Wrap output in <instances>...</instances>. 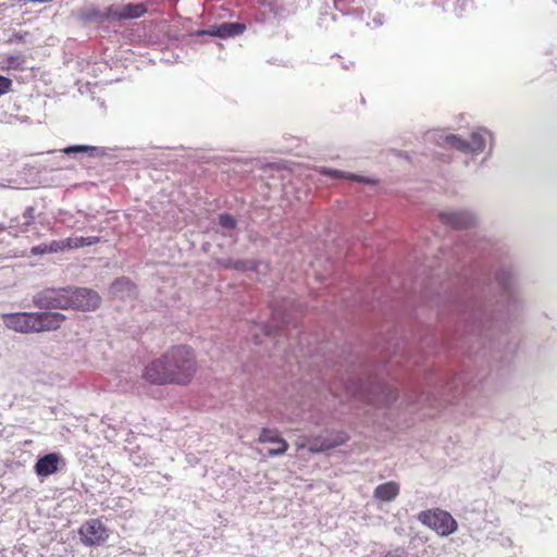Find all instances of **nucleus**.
<instances>
[{
    "mask_svg": "<svg viewBox=\"0 0 557 557\" xmlns=\"http://www.w3.org/2000/svg\"><path fill=\"white\" fill-rule=\"evenodd\" d=\"M78 18L84 23H103L106 21H111V15L109 14V7L106 10H100L97 7H86L82 8L77 12Z\"/></svg>",
    "mask_w": 557,
    "mask_h": 557,
    "instance_id": "obj_15",
    "label": "nucleus"
},
{
    "mask_svg": "<svg viewBox=\"0 0 557 557\" xmlns=\"http://www.w3.org/2000/svg\"><path fill=\"white\" fill-rule=\"evenodd\" d=\"M399 494V484L395 481H389L380 484L374 490V497L382 502H392Z\"/></svg>",
    "mask_w": 557,
    "mask_h": 557,
    "instance_id": "obj_17",
    "label": "nucleus"
},
{
    "mask_svg": "<svg viewBox=\"0 0 557 557\" xmlns=\"http://www.w3.org/2000/svg\"><path fill=\"white\" fill-rule=\"evenodd\" d=\"M224 267L225 268H232V269H236V270H246L248 267H247V263L245 261H232V260H227L225 263H224Z\"/></svg>",
    "mask_w": 557,
    "mask_h": 557,
    "instance_id": "obj_26",
    "label": "nucleus"
},
{
    "mask_svg": "<svg viewBox=\"0 0 557 557\" xmlns=\"http://www.w3.org/2000/svg\"><path fill=\"white\" fill-rule=\"evenodd\" d=\"M348 434L345 432L332 433L330 437H306V441H298L296 443L297 450L308 448L310 453H321L331 448L341 446L348 441Z\"/></svg>",
    "mask_w": 557,
    "mask_h": 557,
    "instance_id": "obj_6",
    "label": "nucleus"
},
{
    "mask_svg": "<svg viewBox=\"0 0 557 557\" xmlns=\"http://www.w3.org/2000/svg\"><path fill=\"white\" fill-rule=\"evenodd\" d=\"M69 250L71 249H77L84 246H91L95 244H98L100 242V238L98 236H88V237H69Z\"/></svg>",
    "mask_w": 557,
    "mask_h": 557,
    "instance_id": "obj_20",
    "label": "nucleus"
},
{
    "mask_svg": "<svg viewBox=\"0 0 557 557\" xmlns=\"http://www.w3.org/2000/svg\"><path fill=\"white\" fill-rule=\"evenodd\" d=\"M83 545L92 547L103 545L110 537V530L98 518L85 521L78 529Z\"/></svg>",
    "mask_w": 557,
    "mask_h": 557,
    "instance_id": "obj_4",
    "label": "nucleus"
},
{
    "mask_svg": "<svg viewBox=\"0 0 557 557\" xmlns=\"http://www.w3.org/2000/svg\"><path fill=\"white\" fill-rule=\"evenodd\" d=\"M47 246H48V251H50V253H53V252L69 250L70 244H69L67 238H64L61 240H52Z\"/></svg>",
    "mask_w": 557,
    "mask_h": 557,
    "instance_id": "obj_22",
    "label": "nucleus"
},
{
    "mask_svg": "<svg viewBox=\"0 0 557 557\" xmlns=\"http://www.w3.org/2000/svg\"><path fill=\"white\" fill-rule=\"evenodd\" d=\"M330 175H332L333 177H343V175L341 174L339 171H330L329 172Z\"/></svg>",
    "mask_w": 557,
    "mask_h": 557,
    "instance_id": "obj_28",
    "label": "nucleus"
},
{
    "mask_svg": "<svg viewBox=\"0 0 557 557\" xmlns=\"http://www.w3.org/2000/svg\"><path fill=\"white\" fill-rule=\"evenodd\" d=\"M65 154H72L76 152H86L89 156H95V153L98 151L97 147L94 146H87V145H75V146H69L62 150Z\"/></svg>",
    "mask_w": 557,
    "mask_h": 557,
    "instance_id": "obj_21",
    "label": "nucleus"
},
{
    "mask_svg": "<svg viewBox=\"0 0 557 557\" xmlns=\"http://www.w3.org/2000/svg\"><path fill=\"white\" fill-rule=\"evenodd\" d=\"M383 557H400L399 555H396V554H392V553H387L386 555H384Z\"/></svg>",
    "mask_w": 557,
    "mask_h": 557,
    "instance_id": "obj_32",
    "label": "nucleus"
},
{
    "mask_svg": "<svg viewBox=\"0 0 557 557\" xmlns=\"http://www.w3.org/2000/svg\"><path fill=\"white\" fill-rule=\"evenodd\" d=\"M347 393L351 394L355 397L359 398H366L370 403H379L381 401V398L379 395L371 396L370 394H373L372 391H369L368 388H364L359 383L351 382L346 386Z\"/></svg>",
    "mask_w": 557,
    "mask_h": 557,
    "instance_id": "obj_18",
    "label": "nucleus"
},
{
    "mask_svg": "<svg viewBox=\"0 0 557 557\" xmlns=\"http://www.w3.org/2000/svg\"><path fill=\"white\" fill-rule=\"evenodd\" d=\"M30 2H35V3H46V2H51L52 0H29Z\"/></svg>",
    "mask_w": 557,
    "mask_h": 557,
    "instance_id": "obj_30",
    "label": "nucleus"
},
{
    "mask_svg": "<svg viewBox=\"0 0 557 557\" xmlns=\"http://www.w3.org/2000/svg\"><path fill=\"white\" fill-rule=\"evenodd\" d=\"M245 25L242 23H222L220 25H214L210 29L202 32L203 34H208L211 36H218L221 38H228L240 35L245 30Z\"/></svg>",
    "mask_w": 557,
    "mask_h": 557,
    "instance_id": "obj_16",
    "label": "nucleus"
},
{
    "mask_svg": "<svg viewBox=\"0 0 557 557\" xmlns=\"http://www.w3.org/2000/svg\"><path fill=\"white\" fill-rule=\"evenodd\" d=\"M67 287L65 288H45L33 297L35 307L41 310L61 309L67 310Z\"/></svg>",
    "mask_w": 557,
    "mask_h": 557,
    "instance_id": "obj_5",
    "label": "nucleus"
},
{
    "mask_svg": "<svg viewBox=\"0 0 557 557\" xmlns=\"http://www.w3.org/2000/svg\"><path fill=\"white\" fill-rule=\"evenodd\" d=\"M445 144L463 153H479L485 149V139L480 133H472L469 140H465L457 135L445 137Z\"/></svg>",
    "mask_w": 557,
    "mask_h": 557,
    "instance_id": "obj_8",
    "label": "nucleus"
},
{
    "mask_svg": "<svg viewBox=\"0 0 557 557\" xmlns=\"http://www.w3.org/2000/svg\"><path fill=\"white\" fill-rule=\"evenodd\" d=\"M418 520L441 536L450 535L457 530V521L453 516L438 508L421 511L418 515Z\"/></svg>",
    "mask_w": 557,
    "mask_h": 557,
    "instance_id": "obj_2",
    "label": "nucleus"
},
{
    "mask_svg": "<svg viewBox=\"0 0 557 557\" xmlns=\"http://www.w3.org/2000/svg\"><path fill=\"white\" fill-rule=\"evenodd\" d=\"M4 325L17 333H36V312H16L2 315Z\"/></svg>",
    "mask_w": 557,
    "mask_h": 557,
    "instance_id": "obj_7",
    "label": "nucleus"
},
{
    "mask_svg": "<svg viewBox=\"0 0 557 557\" xmlns=\"http://www.w3.org/2000/svg\"><path fill=\"white\" fill-rule=\"evenodd\" d=\"M146 12L147 8L143 3L112 4L109 7V14L112 21L138 18Z\"/></svg>",
    "mask_w": 557,
    "mask_h": 557,
    "instance_id": "obj_10",
    "label": "nucleus"
},
{
    "mask_svg": "<svg viewBox=\"0 0 557 557\" xmlns=\"http://www.w3.org/2000/svg\"><path fill=\"white\" fill-rule=\"evenodd\" d=\"M60 461V455L55 453L47 454L37 460L35 471L39 476H49L59 470Z\"/></svg>",
    "mask_w": 557,
    "mask_h": 557,
    "instance_id": "obj_14",
    "label": "nucleus"
},
{
    "mask_svg": "<svg viewBox=\"0 0 557 557\" xmlns=\"http://www.w3.org/2000/svg\"><path fill=\"white\" fill-rule=\"evenodd\" d=\"M112 289L114 293L122 289L134 290L135 285L129 280L121 277L114 281V283L112 284Z\"/></svg>",
    "mask_w": 557,
    "mask_h": 557,
    "instance_id": "obj_23",
    "label": "nucleus"
},
{
    "mask_svg": "<svg viewBox=\"0 0 557 557\" xmlns=\"http://www.w3.org/2000/svg\"><path fill=\"white\" fill-rule=\"evenodd\" d=\"M219 222L225 228L232 230L235 228L236 226V220L231 214L227 213L220 214Z\"/></svg>",
    "mask_w": 557,
    "mask_h": 557,
    "instance_id": "obj_24",
    "label": "nucleus"
},
{
    "mask_svg": "<svg viewBox=\"0 0 557 557\" xmlns=\"http://www.w3.org/2000/svg\"><path fill=\"white\" fill-rule=\"evenodd\" d=\"M440 219L443 223L458 230L471 227L475 222L473 215L466 211L442 212Z\"/></svg>",
    "mask_w": 557,
    "mask_h": 557,
    "instance_id": "obj_13",
    "label": "nucleus"
},
{
    "mask_svg": "<svg viewBox=\"0 0 557 557\" xmlns=\"http://www.w3.org/2000/svg\"><path fill=\"white\" fill-rule=\"evenodd\" d=\"M273 317H274V319L280 318L281 317L280 311L278 310H274L273 311Z\"/></svg>",
    "mask_w": 557,
    "mask_h": 557,
    "instance_id": "obj_31",
    "label": "nucleus"
},
{
    "mask_svg": "<svg viewBox=\"0 0 557 557\" xmlns=\"http://www.w3.org/2000/svg\"><path fill=\"white\" fill-rule=\"evenodd\" d=\"M12 81L8 77L0 75V96L8 94L12 90Z\"/></svg>",
    "mask_w": 557,
    "mask_h": 557,
    "instance_id": "obj_25",
    "label": "nucleus"
},
{
    "mask_svg": "<svg viewBox=\"0 0 557 557\" xmlns=\"http://www.w3.org/2000/svg\"><path fill=\"white\" fill-rule=\"evenodd\" d=\"M198 369L194 349L187 345H175L148 361L141 370L140 379L156 386H188Z\"/></svg>",
    "mask_w": 557,
    "mask_h": 557,
    "instance_id": "obj_1",
    "label": "nucleus"
},
{
    "mask_svg": "<svg viewBox=\"0 0 557 557\" xmlns=\"http://www.w3.org/2000/svg\"><path fill=\"white\" fill-rule=\"evenodd\" d=\"M35 223V208L27 207L21 216H16L9 221L8 230L13 236L23 234L29 231V227Z\"/></svg>",
    "mask_w": 557,
    "mask_h": 557,
    "instance_id": "obj_12",
    "label": "nucleus"
},
{
    "mask_svg": "<svg viewBox=\"0 0 557 557\" xmlns=\"http://www.w3.org/2000/svg\"><path fill=\"white\" fill-rule=\"evenodd\" d=\"M257 442L259 444H273L274 447L268 449L269 457H276L284 455L288 449V443L280 434L276 429L263 428L261 429Z\"/></svg>",
    "mask_w": 557,
    "mask_h": 557,
    "instance_id": "obj_9",
    "label": "nucleus"
},
{
    "mask_svg": "<svg viewBox=\"0 0 557 557\" xmlns=\"http://www.w3.org/2000/svg\"><path fill=\"white\" fill-rule=\"evenodd\" d=\"M366 0H335V7L344 13H361Z\"/></svg>",
    "mask_w": 557,
    "mask_h": 557,
    "instance_id": "obj_19",
    "label": "nucleus"
},
{
    "mask_svg": "<svg viewBox=\"0 0 557 557\" xmlns=\"http://www.w3.org/2000/svg\"><path fill=\"white\" fill-rule=\"evenodd\" d=\"M349 178L355 180V181H359V182H368V183L370 182L369 180H364V178L358 177L356 175H351V176H349Z\"/></svg>",
    "mask_w": 557,
    "mask_h": 557,
    "instance_id": "obj_29",
    "label": "nucleus"
},
{
    "mask_svg": "<svg viewBox=\"0 0 557 557\" xmlns=\"http://www.w3.org/2000/svg\"><path fill=\"white\" fill-rule=\"evenodd\" d=\"M69 309L79 311H94L100 307V295L86 287H67Z\"/></svg>",
    "mask_w": 557,
    "mask_h": 557,
    "instance_id": "obj_3",
    "label": "nucleus"
},
{
    "mask_svg": "<svg viewBox=\"0 0 557 557\" xmlns=\"http://www.w3.org/2000/svg\"><path fill=\"white\" fill-rule=\"evenodd\" d=\"M65 320L66 317L60 312H36V333L57 331Z\"/></svg>",
    "mask_w": 557,
    "mask_h": 557,
    "instance_id": "obj_11",
    "label": "nucleus"
},
{
    "mask_svg": "<svg viewBox=\"0 0 557 557\" xmlns=\"http://www.w3.org/2000/svg\"><path fill=\"white\" fill-rule=\"evenodd\" d=\"M32 252L34 255L50 253V251H48V246L47 245H40V246L33 247L32 248Z\"/></svg>",
    "mask_w": 557,
    "mask_h": 557,
    "instance_id": "obj_27",
    "label": "nucleus"
}]
</instances>
